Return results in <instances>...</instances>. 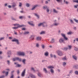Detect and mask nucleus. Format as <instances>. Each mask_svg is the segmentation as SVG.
<instances>
[{
    "instance_id": "nucleus-1",
    "label": "nucleus",
    "mask_w": 78,
    "mask_h": 78,
    "mask_svg": "<svg viewBox=\"0 0 78 78\" xmlns=\"http://www.w3.org/2000/svg\"><path fill=\"white\" fill-rule=\"evenodd\" d=\"M61 35L63 37V38H61L59 40V42L60 43H61L64 42V40H65V41H68V38L66 37V34H61Z\"/></svg>"
},
{
    "instance_id": "nucleus-2",
    "label": "nucleus",
    "mask_w": 78,
    "mask_h": 78,
    "mask_svg": "<svg viewBox=\"0 0 78 78\" xmlns=\"http://www.w3.org/2000/svg\"><path fill=\"white\" fill-rule=\"evenodd\" d=\"M43 9H46L47 12L48 14H50L51 13V11H50V8L47 6H44L43 7Z\"/></svg>"
},
{
    "instance_id": "nucleus-3",
    "label": "nucleus",
    "mask_w": 78,
    "mask_h": 78,
    "mask_svg": "<svg viewBox=\"0 0 78 78\" xmlns=\"http://www.w3.org/2000/svg\"><path fill=\"white\" fill-rule=\"evenodd\" d=\"M42 26L43 27H47L48 25L46 23L43 22L42 23H41L38 24V27H41V26Z\"/></svg>"
},
{
    "instance_id": "nucleus-4",
    "label": "nucleus",
    "mask_w": 78,
    "mask_h": 78,
    "mask_svg": "<svg viewBox=\"0 0 78 78\" xmlns=\"http://www.w3.org/2000/svg\"><path fill=\"white\" fill-rule=\"evenodd\" d=\"M53 22L54 23L53 24L51 25V27H53V26H54L55 27H58V26L59 25V23L58 22L57 20H54Z\"/></svg>"
},
{
    "instance_id": "nucleus-5",
    "label": "nucleus",
    "mask_w": 78,
    "mask_h": 78,
    "mask_svg": "<svg viewBox=\"0 0 78 78\" xmlns=\"http://www.w3.org/2000/svg\"><path fill=\"white\" fill-rule=\"evenodd\" d=\"M48 69H50V72L51 73H54V70L53 69H54V66H49L48 67Z\"/></svg>"
},
{
    "instance_id": "nucleus-6",
    "label": "nucleus",
    "mask_w": 78,
    "mask_h": 78,
    "mask_svg": "<svg viewBox=\"0 0 78 78\" xmlns=\"http://www.w3.org/2000/svg\"><path fill=\"white\" fill-rule=\"evenodd\" d=\"M12 7L13 8L14 11H16L17 8L15 7L16 6V3L15 2H13L12 3Z\"/></svg>"
},
{
    "instance_id": "nucleus-7",
    "label": "nucleus",
    "mask_w": 78,
    "mask_h": 78,
    "mask_svg": "<svg viewBox=\"0 0 78 78\" xmlns=\"http://www.w3.org/2000/svg\"><path fill=\"white\" fill-rule=\"evenodd\" d=\"M12 42H16L17 45H20V42H19V41L17 39L14 38L12 40Z\"/></svg>"
},
{
    "instance_id": "nucleus-8",
    "label": "nucleus",
    "mask_w": 78,
    "mask_h": 78,
    "mask_svg": "<svg viewBox=\"0 0 78 78\" xmlns=\"http://www.w3.org/2000/svg\"><path fill=\"white\" fill-rule=\"evenodd\" d=\"M17 55L19 56H25V52H23L19 51L17 52Z\"/></svg>"
},
{
    "instance_id": "nucleus-9",
    "label": "nucleus",
    "mask_w": 78,
    "mask_h": 78,
    "mask_svg": "<svg viewBox=\"0 0 78 78\" xmlns=\"http://www.w3.org/2000/svg\"><path fill=\"white\" fill-rule=\"evenodd\" d=\"M16 60H17V61H19L20 62H21V61H22V58H20L19 57H16L13 58V61H16Z\"/></svg>"
},
{
    "instance_id": "nucleus-10",
    "label": "nucleus",
    "mask_w": 78,
    "mask_h": 78,
    "mask_svg": "<svg viewBox=\"0 0 78 78\" xmlns=\"http://www.w3.org/2000/svg\"><path fill=\"white\" fill-rule=\"evenodd\" d=\"M57 53L58 54V55L59 56H62V55H63V53L62 52L60 51H58L57 52Z\"/></svg>"
},
{
    "instance_id": "nucleus-11",
    "label": "nucleus",
    "mask_w": 78,
    "mask_h": 78,
    "mask_svg": "<svg viewBox=\"0 0 78 78\" xmlns=\"http://www.w3.org/2000/svg\"><path fill=\"white\" fill-rule=\"evenodd\" d=\"M26 71V69H24L23 71V72L21 73V76L22 77H24L25 74V71Z\"/></svg>"
},
{
    "instance_id": "nucleus-12",
    "label": "nucleus",
    "mask_w": 78,
    "mask_h": 78,
    "mask_svg": "<svg viewBox=\"0 0 78 78\" xmlns=\"http://www.w3.org/2000/svg\"><path fill=\"white\" fill-rule=\"evenodd\" d=\"M14 64L16 65V67H22V65L18 64L17 62H15Z\"/></svg>"
},
{
    "instance_id": "nucleus-13",
    "label": "nucleus",
    "mask_w": 78,
    "mask_h": 78,
    "mask_svg": "<svg viewBox=\"0 0 78 78\" xmlns=\"http://www.w3.org/2000/svg\"><path fill=\"white\" fill-rule=\"evenodd\" d=\"M28 24L30 25H31L32 27H34V24H33V21H31L30 22H28Z\"/></svg>"
},
{
    "instance_id": "nucleus-14",
    "label": "nucleus",
    "mask_w": 78,
    "mask_h": 78,
    "mask_svg": "<svg viewBox=\"0 0 78 78\" xmlns=\"http://www.w3.org/2000/svg\"><path fill=\"white\" fill-rule=\"evenodd\" d=\"M37 6H39V5H34L32 8L31 9V10H32V11H33V10H34V9H35L36 8H37Z\"/></svg>"
},
{
    "instance_id": "nucleus-15",
    "label": "nucleus",
    "mask_w": 78,
    "mask_h": 78,
    "mask_svg": "<svg viewBox=\"0 0 78 78\" xmlns=\"http://www.w3.org/2000/svg\"><path fill=\"white\" fill-rule=\"evenodd\" d=\"M21 27H22V26H18L17 27H12V28L14 30H16V29H17L18 28H21Z\"/></svg>"
},
{
    "instance_id": "nucleus-16",
    "label": "nucleus",
    "mask_w": 78,
    "mask_h": 78,
    "mask_svg": "<svg viewBox=\"0 0 78 78\" xmlns=\"http://www.w3.org/2000/svg\"><path fill=\"white\" fill-rule=\"evenodd\" d=\"M52 10L54 13H55L56 14H57V13H58V11L56 10V9H53Z\"/></svg>"
},
{
    "instance_id": "nucleus-17",
    "label": "nucleus",
    "mask_w": 78,
    "mask_h": 78,
    "mask_svg": "<svg viewBox=\"0 0 78 78\" xmlns=\"http://www.w3.org/2000/svg\"><path fill=\"white\" fill-rule=\"evenodd\" d=\"M63 3L65 4H66V5H68V4L69 3V1H67L66 0H63Z\"/></svg>"
},
{
    "instance_id": "nucleus-18",
    "label": "nucleus",
    "mask_w": 78,
    "mask_h": 78,
    "mask_svg": "<svg viewBox=\"0 0 78 78\" xmlns=\"http://www.w3.org/2000/svg\"><path fill=\"white\" fill-rule=\"evenodd\" d=\"M13 25L14 26H22V27H25V25H19V24H17V23H16V24H13Z\"/></svg>"
},
{
    "instance_id": "nucleus-19",
    "label": "nucleus",
    "mask_w": 78,
    "mask_h": 78,
    "mask_svg": "<svg viewBox=\"0 0 78 78\" xmlns=\"http://www.w3.org/2000/svg\"><path fill=\"white\" fill-rule=\"evenodd\" d=\"M55 38H52L51 40V43L53 44V43H55Z\"/></svg>"
},
{
    "instance_id": "nucleus-20",
    "label": "nucleus",
    "mask_w": 78,
    "mask_h": 78,
    "mask_svg": "<svg viewBox=\"0 0 78 78\" xmlns=\"http://www.w3.org/2000/svg\"><path fill=\"white\" fill-rule=\"evenodd\" d=\"M22 62L24 65L26 64V60L25 59H23L22 60Z\"/></svg>"
},
{
    "instance_id": "nucleus-21",
    "label": "nucleus",
    "mask_w": 78,
    "mask_h": 78,
    "mask_svg": "<svg viewBox=\"0 0 78 78\" xmlns=\"http://www.w3.org/2000/svg\"><path fill=\"white\" fill-rule=\"evenodd\" d=\"M30 69L32 71H33V72H34V73L36 72V70H35V69H34V68H33V67H31L30 68Z\"/></svg>"
},
{
    "instance_id": "nucleus-22",
    "label": "nucleus",
    "mask_w": 78,
    "mask_h": 78,
    "mask_svg": "<svg viewBox=\"0 0 78 78\" xmlns=\"http://www.w3.org/2000/svg\"><path fill=\"white\" fill-rule=\"evenodd\" d=\"M37 41H41V37H38L36 38Z\"/></svg>"
},
{
    "instance_id": "nucleus-23",
    "label": "nucleus",
    "mask_w": 78,
    "mask_h": 78,
    "mask_svg": "<svg viewBox=\"0 0 78 78\" xmlns=\"http://www.w3.org/2000/svg\"><path fill=\"white\" fill-rule=\"evenodd\" d=\"M30 77H31V78H36V76L33 75V74H30Z\"/></svg>"
},
{
    "instance_id": "nucleus-24",
    "label": "nucleus",
    "mask_w": 78,
    "mask_h": 78,
    "mask_svg": "<svg viewBox=\"0 0 78 78\" xmlns=\"http://www.w3.org/2000/svg\"><path fill=\"white\" fill-rule=\"evenodd\" d=\"M44 55L45 56H48V51L44 53Z\"/></svg>"
},
{
    "instance_id": "nucleus-25",
    "label": "nucleus",
    "mask_w": 78,
    "mask_h": 78,
    "mask_svg": "<svg viewBox=\"0 0 78 78\" xmlns=\"http://www.w3.org/2000/svg\"><path fill=\"white\" fill-rule=\"evenodd\" d=\"M37 75L38 76H39V77H41V76H42L41 73L40 72H38L37 73Z\"/></svg>"
},
{
    "instance_id": "nucleus-26",
    "label": "nucleus",
    "mask_w": 78,
    "mask_h": 78,
    "mask_svg": "<svg viewBox=\"0 0 78 78\" xmlns=\"http://www.w3.org/2000/svg\"><path fill=\"white\" fill-rule=\"evenodd\" d=\"M34 16H36V17H37L38 19H39V15H37V14H36V13H34Z\"/></svg>"
},
{
    "instance_id": "nucleus-27",
    "label": "nucleus",
    "mask_w": 78,
    "mask_h": 78,
    "mask_svg": "<svg viewBox=\"0 0 78 78\" xmlns=\"http://www.w3.org/2000/svg\"><path fill=\"white\" fill-rule=\"evenodd\" d=\"M43 71L46 73H47V70L46 68H44L43 69Z\"/></svg>"
},
{
    "instance_id": "nucleus-28",
    "label": "nucleus",
    "mask_w": 78,
    "mask_h": 78,
    "mask_svg": "<svg viewBox=\"0 0 78 78\" xmlns=\"http://www.w3.org/2000/svg\"><path fill=\"white\" fill-rule=\"evenodd\" d=\"M19 18L20 19H22L23 18H24V19H26V17L25 16H20L19 17Z\"/></svg>"
},
{
    "instance_id": "nucleus-29",
    "label": "nucleus",
    "mask_w": 78,
    "mask_h": 78,
    "mask_svg": "<svg viewBox=\"0 0 78 78\" xmlns=\"http://www.w3.org/2000/svg\"><path fill=\"white\" fill-rule=\"evenodd\" d=\"M45 34V31H42L40 33V34Z\"/></svg>"
},
{
    "instance_id": "nucleus-30",
    "label": "nucleus",
    "mask_w": 78,
    "mask_h": 78,
    "mask_svg": "<svg viewBox=\"0 0 78 78\" xmlns=\"http://www.w3.org/2000/svg\"><path fill=\"white\" fill-rule=\"evenodd\" d=\"M73 58L75 60H77V58H76V57L75 55H73Z\"/></svg>"
},
{
    "instance_id": "nucleus-31",
    "label": "nucleus",
    "mask_w": 78,
    "mask_h": 78,
    "mask_svg": "<svg viewBox=\"0 0 78 78\" xmlns=\"http://www.w3.org/2000/svg\"><path fill=\"white\" fill-rule=\"evenodd\" d=\"M58 3H62V0H56Z\"/></svg>"
},
{
    "instance_id": "nucleus-32",
    "label": "nucleus",
    "mask_w": 78,
    "mask_h": 78,
    "mask_svg": "<svg viewBox=\"0 0 78 78\" xmlns=\"http://www.w3.org/2000/svg\"><path fill=\"white\" fill-rule=\"evenodd\" d=\"M29 33H30V32H29L28 31H27L25 32L23 34L24 35H27V34H28Z\"/></svg>"
},
{
    "instance_id": "nucleus-33",
    "label": "nucleus",
    "mask_w": 78,
    "mask_h": 78,
    "mask_svg": "<svg viewBox=\"0 0 78 78\" xmlns=\"http://www.w3.org/2000/svg\"><path fill=\"white\" fill-rule=\"evenodd\" d=\"M63 50H64V51H67V50H68V48L66 47L64 48H62Z\"/></svg>"
},
{
    "instance_id": "nucleus-34",
    "label": "nucleus",
    "mask_w": 78,
    "mask_h": 78,
    "mask_svg": "<svg viewBox=\"0 0 78 78\" xmlns=\"http://www.w3.org/2000/svg\"><path fill=\"white\" fill-rule=\"evenodd\" d=\"M74 68L76 69H78V65H75L74 66Z\"/></svg>"
},
{
    "instance_id": "nucleus-35",
    "label": "nucleus",
    "mask_w": 78,
    "mask_h": 78,
    "mask_svg": "<svg viewBox=\"0 0 78 78\" xmlns=\"http://www.w3.org/2000/svg\"><path fill=\"white\" fill-rule=\"evenodd\" d=\"M26 6L27 7H30V4L28 3H26Z\"/></svg>"
},
{
    "instance_id": "nucleus-36",
    "label": "nucleus",
    "mask_w": 78,
    "mask_h": 78,
    "mask_svg": "<svg viewBox=\"0 0 78 78\" xmlns=\"http://www.w3.org/2000/svg\"><path fill=\"white\" fill-rule=\"evenodd\" d=\"M62 59L63 61H66V60H67V58H66V57H65L62 58Z\"/></svg>"
},
{
    "instance_id": "nucleus-37",
    "label": "nucleus",
    "mask_w": 78,
    "mask_h": 78,
    "mask_svg": "<svg viewBox=\"0 0 78 78\" xmlns=\"http://www.w3.org/2000/svg\"><path fill=\"white\" fill-rule=\"evenodd\" d=\"M11 19L12 20H14V21H17V20L16 18H14L13 17H12Z\"/></svg>"
},
{
    "instance_id": "nucleus-38",
    "label": "nucleus",
    "mask_w": 78,
    "mask_h": 78,
    "mask_svg": "<svg viewBox=\"0 0 78 78\" xmlns=\"http://www.w3.org/2000/svg\"><path fill=\"white\" fill-rule=\"evenodd\" d=\"M22 6V3L21 2H19V7H21Z\"/></svg>"
},
{
    "instance_id": "nucleus-39",
    "label": "nucleus",
    "mask_w": 78,
    "mask_h": 78,
    "mask_svg": "<svg viewBox=\"0 0 78 78\" xmlns=\"http://www.w3.org/2000/svg\"><path fill=\"white\" fill-rule=\"evenodd\" d=\"M74 73L75 75H78V71H75L74 72Z\"/></svg>"
},
{
    "instance_id": "nucleus-40",
    "label": "nucleus",
    "mask_w": 78,
    "mask_h": 78,
    "mask_svg": "<svg viewBox=\"0 0 78 78\" xmlns=\"http://www.w3.org/2000/svg\"><path fill=\"white\" fill-rule=\"evenodd\" d=\"M69 21L71 23H74V22H73V21L72 20V19L70 20Z\"/></svg>"
},
{
    "instance_id": "nucleus-41",
    "label": "nucleus",
    "mask_w": 78,
    "mask_h": 78,
    "mask_svg": "<svg viewBox=\"0 0 78 78\" xmlns=\"http://www.w3.org/2000/svg\"><path fill=\"white\" fill-rule=\"evenodd\" d=\"M78 5H74V8L75 9H76L78 8Z\"/></svg>"
},
{
    "instance_id": "nucleus-42",
    "label": "nucleus",
    "mask_w": 78,
    "mask_h": 78,
    "mask_svg": "<svg viewBox=\"0 0 78 78\" xmlns=\"http://www.w3.org/2000/svg\"><path fill=\"white\" fill-rule=\"evenodd\" d=\"M8 55H11V52L10 51H9L7 52Z\"/></svg>"
},
{
    "instance_id": "nucleus-43",
    "label": "nucleus",
    "mask_w": 78,
    "mask_h": 78,
    "mask_svg": "<svg viewBox=\"0 0 78 78\" xmlns=\"http://www.w3.org/2000/svg\"><path fill=\"white\" fill-rule=\"evenodd\" d=\"M41 47L43 49H44V48H45V45H44V44H42L41 45Z\"/></svg>"
},
{
    "instance_id": "nucleus-44",
    "label": "nucleus",
    "mask_w": 78,
    "mask_h": 78,
    "mask_svg": "<svg viewBox=\"0 0 78 78\" xmlns=\"http://www.w3.org/2000/svg\"><path fill=\"white\" fill-rule=\"evenodd\" d=\"M74 20L75 21V22H76V23H78V20L76 19H74Z\"/></svg>"
},
{
    "instance_id": "nucleus-45",
    "label": "nucleus",
    "mask_w": 78,
    "mask_h": 78,
    "mask_svg": "<svg viewBox=\"0 0 78 78\" xmlns=\"http://www.w3.org/2000/svg\"><path fill=\"white\" fill-rule=\"evenodd\" d=\"M66 62H63L62 65L63 66H66Z\"/></svg>"
},
{
    "instance_id": "nucleus-46",
    "label": "nucleus",
    "mask_w": 78,
    "mask_h": 78,
    "mask_svg": "<svg viewBox=\"0 0 78 78\" xmlns=\"http://www.w3.org/2000/svg\"><path fill=\"white\" fill-rule=\"evenodd\" d=\"M7 62L8 65H9L10 64V62L9 61V60H7Z\"/></svg>"
},
{
    "instance_id": "nucleus-47",
    "label": "nucleus",
    "mask_w": 78,
    "mask_h": 78,
    "mask_svg": "<svg viewBox=\"0 0 78 78\" xmlns=\"http://www.w3.org/2000/svg\"><path fill=\"white\" fill-rule=\"evenodd\" d=\"M4 38H5L4 37L0 38V41H2V40H3V39H4Z\"/></svg>"
},
{
    "instance_id": "nucleus-48",
    "label": "nucleus",
    "mask_w": 78,
    "mask_h": 78,
    "mask_svg": "<svg viewBox=\"0 0 78 78\" xmlns=\"http://www.w3.org/2000/svg\"><path fill=\"white\" fill-rule=\"evenodd\" d=\"M56 9H57L58 10H61V8H60V7H57L56 8Z\"/></svg>"
},
{
    "instance_id": "nucleus-49",
    "label": "nucleus",
    "mask_w": 78,
    "mask_h": 78,
    "mask_svg": "<svg viewBox=\"0 0 78 78\" xmlns=\"http://www.w3.org/2000/svg\"><path fill=\"white\" fill-rule=\"evenodd\" d=\"M17 74H18V75H19V73H20V71H19V70H17Z\"/></svg>"
},
{
    "instance_id": "nucleus-50",
    "label": "nucleus",
    "mask_w": 78,
    "mask_h": 78,
    "mask_svg": "<svg viewBox=\"0 0 78 78\" xmlns=\"http://www.w3.org/2000/svg\"><path fill=\"white\" fill-rule=\"evenodd\" d=\"M74 50L75 51H78V48L76 47H75L74 48Z\"/></svg>"
},
{
    "instance_id": "nucleus-51",
    "label": "nucleus",
    "mask_w": 78,
    "mask_h": 78,
    "mask_svg": "<svg viewBox=\"0 0 78 78\" xmlns=\"http://www.w3.org/2000/svg\"><path fill=\"white\" fill-rule=\"evenodd\" d=\"M8 72H5V76H8Z\"/></svg>"
},
{
    "instance_id": "nucleus-52",
    "label": "nucleus",
    "mask_w": 78,
    "mask_h": 78,
    "mask_svg": "<svg viewBox=\"0 0 78 78\" xmlns=\"http://www.w3.org/2000/svg\"><path fill=\"white\" fill-rule=\"evenodd\" d=\"M72 32H69L68 33V34H69V35H70L71 34H72Z\"/></svg>"
},
{
    "instance_id": "nucleus-53",
    "label": "nucleus",
    "mask_w": 78,
    "mask_h": 78,
    "mask_svg": "<svg viewBox=\"0 0 78 78\" xmlns=\"http://www.w3.org/2000/svg\"><path fill=\"white\" fill-rule=\"evenodd\" d=\"M68 47L69 49H71V48H72V46L68 45Z\"/></svg>"
},
{
    "instance_id": "nucleus-54",
    "label": "nucleus",
    "mask_w": 78,
    "mask_h": 78,
    "mask_svg": "<svg viewBox=\"0 0 78 78\" xmlns=\"http://www.w3.org/2000/svg\"><path fill=\"white\" fill-rule=\"evenodd\" d=\"M39 44L37 43L36 44V47H39Z\"/></svg>"
},
{
    "instance_id": "nucleus-55",
    "label": "nucleus",
    "mask_w": 78,
    "mask_h": 78,
    "mask_svg": "<svg viewBox=\"0 0 78 78\" xmlns=\"http://www.w3.org/2000/svg\"><path fill=\"white\" fill-rule=\"evenodd\" d=\"M14 78V75H13V74H12L10 78Z\"/></svg>"
},
{
    "instance_id": "nucleus-56",
    "label": "nucleus",
    "mask_w": 78,
    "mask_h": 78,
    "mask_svg": "<svg viewBox=\"0 0 78 78\" xmlns=\"http://www.w3.org/2000/svg\"><path fill=\"white\" fill-rule=\"evenodd\" d=\"M8 8H12V6L9 5L8 6Z\"/></svg>"
},
{
    "instance_id": "nucleus-57",
    "label": "nucleus",
    "mask_w": 78,
    "mask_h": 78,
    "mask_svg": "<svg viewBox=\"0 0 78 78\" xmlns=\"http://www.w3.org/2000/svg\"><path fill=\"white\" fill-rule=\"evenodd\" d=\"M4 77H5V76L2 75L0 76V78H4Z\"/></svg>"
},
{
    "instance_id": "nucleus-58",
    "label": "nucleus",
    "mask_w": 78,
    "mask_h": 78,
    "mask_svg": "<svg viewBox=\"0 0 78 78\" xmlns=\"http://www.w3.org/2000/svg\"><path fill=\"white\" fill-rule=\"evenodd\" d=\"M72 72H73V70H71L70 71L69 73L70 74L72 73Z\"/></svg>"
},
{
    "instance_id": "nucleus-59",
    "label": "nucleus",
    "mask_w": 78,
    "mask_h": 78,
    "mask_svg": "<svg viewBox=\"0 0 78 78\" xmlns=\"http://www.w3.org/2000/svg\"><path fill=\"white\" fill-rule=\"evenodd\" d=\"M22 30H23V31H25V30H26V28H22Z\"/></svg>"
},
{
    "instance_id": "nucleus-60",
    "label": "nucleus",
    "mask_w": 78,
    "mask_h": 78,
    "mask_svg": "<svg viewBox=\"0 0 78 78\" xmlns=\"http://www.w3.org/2000/svg\"><path fill=\"white\" fill-rule=\"evenodd\" d=\"M50 56L51 58H53V55L52 54H50Z\"/></svg>"
},
{
    "instance_id": "nucleus-61",
    "label": "nucleus",
    "mask_w": 78,
    "mask_h": 78,
    "mask_svg": "<svg viewBox=\"0 0 78 78\" xmlns=\"http://www.w3.org/2000/svg\"><path fill=\"white\" fill-rule=\"evenodd\" d=\"M14 70H13L11 72V73L12 75V74H13L12 73H14Z\"/></svg>"
},
{
    "instance_id": "nucleus-62",
    "label": "nucleus",
    "mask_w": 78,
    "mask_h": 78,
    "mask_svg": "<svg viewBox=\"0 0 78 78\" xmlns=\"http://www.w3.org/2000/svg\"><path fill=\"white\" fill-rule=\"evenodd\" d=\"M7 5H8V4L7 3H5L4 5L5 6H7Z\"/></svg>"
},
{
    "instance_id": "nucleus-63",
    "label": "nucleus",
    "mask_w": 78,
    "mask_h": 78,
    "mask_svg": "<svg viewBox=\"0 0 78 78\" xmlns=\"http://www.w3.org/2000/svg\"><path fill=\"white\" fill-rule=\"evenodd\" d=\"M73 29L75 30H76V27H74L73 28Z\"/></svg>"
},
{
    "instance_id": "nucleus-64",
    "label": "nucleus",
    "mask_w": 78,
    "mask_h": 78,
    "mask_svg": "<svg viewBox=\"0 0 78 78\" xmlns=\"http://www.w3.org/2000/svg\"><path fill=\"white\" fill-rule=\"evenodd\" d=\"M2 73H5L6 72L5 71H3L2 72Z\"/></svg>"
}]
</instances>
